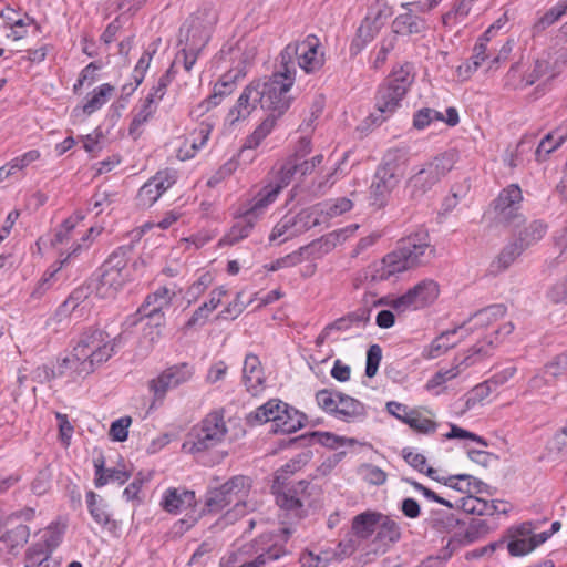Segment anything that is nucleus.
Segmentation results:
<instances>
[{"label":"nucleus","instance_id":"1","mask_svg":"<svg viewBox=\"0 0 567 567\" xmlns=\"http://www.w3.org/2000/svg\"><path fill=\"white\" fill-rule=\"evenodd\" d=\"M109 336L102 330L85 331L73 351L61 360H58V374L85 377L91 374L96 367L106 362L121 344L122 336L109 341Z\"/></svg>","mask_w":567,"mask_h":567},{"label":"nucleus","instance_id":"2","mask_svg":"<svg viewBox=\"0 0 567 567\" xmlns=\"http://www.w3.org/2000/svg\"><path fill=\"white\" fill-rule=\"evenodd\" d=\"M295 83V76L288 69H278L268 80H259V104L269 112L268 116L248 136L246 145L249 148L257 147L261 141L272 131L276 122L290 107L292 97L288 94Z\"/></svg>","mask_w":567,"mask_h":567},{"label":"nucleus","instance_id":"3","mask_svg":"<svg viewBox=\"0 0 567 567\" xmlns=\"http://www.w3.org/2000/svg\"><path fill=\"white\" fill-rule=\"evenodd\" d=\"M435 257L436 249L431 245L427 230L419 229L399 240L398 247L383 257L372 279L386 280L399 272L429 265Z\"/></svg>","mask_w":567,"mask_h":567},{"label":"nucleus","instance_id":"4","mask_svg":"<svg viewBox=\"0 0 567 567\" xmlns=\"http://www.w3.org/2000/svg\"><path fill=\"white\" fill-rule=\"evenodd\" d=\"M413 65L409 62L394 69L379 86L375 94V112L370 115L372 123L380 125L401 106L410 86L414 82Z\"/></svg>","mask_w":567,"mask_h":567},{"label":"nucleus","instance_id":"5","mask_svg":"<svg viewBox=\"0 0 567 567\" xmlns=\"http://www.w3.org/2000/svg\"><path fill=\"white\" fill-rule=\"evenodd\" d=\"M457 158V152L450 150L426 162L423 167L408 181L406 188L410 192V197L414 200L421 199L452 171Z\"/></svg>","mask_w":567,"mask_h":567},{"label":"nucleus","instance_id":"6","mask_svg":"<svg viewBox=\"0 0 567 567\" xmlns=\"http://www.w3.org/2000/svg\"><path fill=\"white\" fill-rule=\"evenodd\" d=\"M227 434L221 411H214L192 429L183 447L189 446L190 453L204 452L220 444Z\"/></svg>","mask_w":567,"mask_h":567},{"label":"nucleus","instance_id":"7","mask_svg":"<svg viewBox=\"0 0 567 567\" xmlns=\"http://www.w3.org/2000/svg\"><path fill=\"white\" fill-rule=\"evenodd\" d=\"M319 44V39L312 34L302 42L289 43L280 53V69H288L295 76L297 59L298 65L307 73L319 70L323 64V54L318 52Z\"/></svg>","mask_w":567,"mask_h":567},{"label":"nucleus","instance_id":"8","mask_svg":"<svg viewBox=\"0 0 567 567\" xmlns=\"http://www.w3.org/2000/svg\"><path fill=\"white\" fill-rule=\"evenodd\" d=\"M217 13L213 8H203L192 14L179 29V44L189 45L190 50H203L209 42Z\"/></svg>","mask_w":567,"mask_h":567},{"label":"nucleus","instance_id":"9","mask_svg":"<svg viewBox=\"0 0 567 567\" xmlns=\"http://www.w3.org/2000/svg\"><path fill=\"white\" fill-rule=\"evenodd\" d=\"M439 285L433 279H424L402 296L388 302L384 298L373 301V306L389 305L399 312L419 309L433 303L439 297Z\"/></svg>","mask_w":567,"mask_h":567},{"label":"nucleus","instance_id":"10","mask_svg":"<svg viewBox=\"0 0 567 567\" xmlns=\"http://www.w3.org/2000/svg\"><path fill=\"white\" fill-rule=\"evenodd\" d=\"M249 487V478L237 475L228 480L218 488L208 491L206 495L205 506L208 512L218 513L226 506L235 502V507L239 506L241 497Z\"/></svg>","mask_w":567,"mask_h":567},{"label":"nucleus","instance_id":"11","mask_svg":"<svg viewBox=\"0 0 567 567\" xmlns=\"http://www.w3.org/2000/svg\"><path fill=\"white\" fill-rule=\"evenodd\" d=\"M522 200V189L517 184H511L504 188L494 200L496 218L508 225H519L524 220L519 212Z\"/></svg>","mask_w":567,"mask_h":567},{"label":"nucleus","instance_id":"12","mask_svg":"<svg viewBox=\"0 0 567 567\" xmlns=\"http://www.w3.org/2000/svg\"><path fill=\"white\" fill-rule=\"evenodd\" d=\"M194 375V367L183 362L165 369L158 377L148 381V389L155 400H163L169 389L188 382Z\"/></svg>","mask_w":567,"mask_h":567},{"label":"nucleus","instance_id":"13","mask_svg":"<svg viewBox=\"0 0 567 567\" xmlns=\"http://www.w3.org/2000/svg\"><path fill=\"white\" fill-rule=\"evenodd\" d=\"M493 342L476 343L470 350L468 354L462 359L455 358V364L447 370L437 371L426 384L427 389H434L442 385L449 380L456 378L464 369L471 367L476 361L482 360L484 357L489 355V349Z\"/></svg>","mask_w":567,"mask_h":567},{"label":"nucleus","instance_id":"14","mask_svg":"<svg viewBox=\"0 0 567 567\" xmlns=\"http://www.w3.org/2000/svg\"><path fill=\"white\" fill-rule=\"evenodd\" d=\"M259 80L250 82L239 95L236 104L229 110L225 123L235 126L238 122L246 120L259 103Z\"/></svg>","mask_w":567,"mask_h":567},{"label":"nucleus","instance_id":"15","mask_svg":"<svg viewBox=\"0 0 567 567\" xmlns=\"http://www.w3.org/2000/svg\"><path fill=\"white\" fill-rule=\"evenodd\" d=\"M275 425L271 432L277 434H291L302 429L307 422V415L296 408L281 401L278 413L274 416Z\"/></svg>","mask_w":567,"mask_h":567},{"label":"nucleus","instance_id":"16","mask_svg":"<svg viewBox=\"0 0 567 567\" xmlns=\"http://www.w3.org/2000/svg\"><path fill=\"white\" fill-rule=\"evenodd\" d=\"M395 410H402L404 415L396 414V419L408 424L412 430L421 434H432L437 429V423L423 416L416 410H410L406 405L390 401L386 403V411L394 412Z\"/></svg>","mask_w":567,"mask_h":567},{"label":"nucleus","instance_id":"17","mask_svg":"<svg viewBox=\"0 0 567 567\" xmlns=\"http://www.w3.org/2000/svg\"><path fill=\"white\" fill-rule=\"evenodd\" d=\"M400 179L391 174L377 168L373 182L370 186L371 205L375 208H382L386 205L393 189L399 185Z\"/></svg>","mask_w":567,"mask_h":567},{"label":"nucleus","instance_id":"18","mask_svg":"<svg viewBox=\"0 0 567 567\" xmlns=\"http://www.w3.org/2000/svg\"><path fill=\"white\" fill-rule=\"evenodd\" d=\"M472 330V327H467V322H463L454 329L443 331L431 342L426 357L430 359H435L442 355L449 349L457 344L458 340H453L456 333L461 332V339H463L468 336Z\"/></svg>","mask_w":567,"mask_h":567},{"label":"nucleus","instance_id":"19","mask_svg":"<svg viewBox=\"0 0 567 567\" xmlns=\"http://www.w3.org/2000/svg\"><path fill=\"white\" fill-rule=\"evenodd\" d=\"M175 292L166 287H161L153 293H150L141 307L137 309L136 316H165L164 310L171 307Z\"/></svg>","mask_w":567,"mask_h":567},{"label":"nucleus","instance_id":"20","mask_svg":"<svg viewBox=\"0 0 567 567\" xmlns=\"http://www.w3.org/2000/svg\"><path fill=\"white\" fill-rule=\"evenodd\" d=\"M371 307L368 306V301L354 311L348 312L343 317H340L329 323V329L332 331L347 332L353 328H364L370 321Z\"/></svg>","mask_w":567,"mask_h":567},{"label":"nucleus","instance_id":"21","mask_svg":"<svg viewBox=\"0 0 567 567\" xmlns=\"http://www.w3.org/2000/svg\"><path fill=\"white\" fill-rule=\"evenodd\" d=\"M264 381L265 375L258 357L247 354L243 368V382L247 391L256 395L261 390Z\"/></svg>","mask_w":567,"mask_h":567},{"label":"nucleus","instance_id":"22","mask_svg":"<svg viewBox=\"0 0 567 567\" xmlns=\"http://www.w3.org/2000/svg\"><path fill=\"white\" fill-rule=\"evenodd\" d=\"M411 4L410 2L402 3V8L408 11L399 14L392 22V31L395 37L396 34H417L426 29L425 20L412 14Z\"/></svg>","mask_w":567,"mask_h":567},{"label":"nucleus","instance_id":"23","mask_svg":"<svg viewBox=\"0 0 567 567\" xmlns=\"http://www.w3.org/2000/svg\"><path fill=\"white\" fill-rule=\"evenodd\" d=\"M161 504L168 513L187 509L196 505L195 492L181 488H168L165 492Z\"/></svg>","mask_w":567,"mask_h":567},{"label":"nucleus","instance_id":"24","mask_svg":"<svg viewBox=\"0 0 567 567\" xmlns=\"http://www.w3.org/2000/svg\"><path fill=\"white\" fill-rule=\"evenodd\" d=\"M339 406L336 416L346 422L362 421L367 416V409L359 400L341 392H336Z\"/></svg>","mask_w":567,"mask_h":567},{"label":"nucleus","instance_id":"25","mask_svg":"<svg viewBox=\"0 0 567 567\" xmlns=\"http://www.w3.org/2000/svg\"><path fill=\"white\" fill-rule=\"evenodd\" d=\"M408 161L409 156L405 150L392 148L384 154L382 163L378 169L386 172L391 174V176L401 181L404 175Z\"/></svg>","mask_w":567,"mask_h":567},{"label":"nucleus","instance_id":"26","mask_svg":"<svg viewBox=\"0 0 567 567\" xmlns=\"http://www.w3.org/2000/svg\"><path fill=\"white\" fill-rule=\"evenodd\" d=\"M381 519L382 514L377 512H364L354 516L351 526L353 536L359 539H368L375 533Z\"/></svg>","mask_w":567,"mask_h":567},{"label":"nucleus","instance_id":"27","mask_svg":"<svg viewBox=\"0 0 567 567\" xmlns=\"http://www.w3.org/2000/svg\"><path fill=\"white\" fill-rule=\"evenodd\" d=\"M344 440V437L338 436L330 432L316 431L290 439L288 444H299L300 446H307L313 443H319L322 446L336 449L343 445Z\"/></svg>","mask_w":567,"mask_h":567},{"label":"nucleus","instance_id":"28","mask_svg":"<svg viewBox=\"0 0 567 567\" xmlns=\"http://www.w3.org/2000/svg\"><path fill=\"white\" fill-rule=\"evenodd\" d=\"M326 204H316L292 215L299 235L321 224V216L324 214Z\"/></svg>","mask_w":567,"mask_h":567},{"label":"nucleus","instance_id":"29","mask_svg":"<svg viewBox=\"0 0 567 567\" xmlns=\"http://www.w3.org/2000/svg\"><path fill=\"white\" fill-rule=\"evenodd\" d=\"M524 251L525 249L516 240L507 244L492 261L489 271L495 275L505 271Z\"/></svg>","mask_w":567,"mask_h":567},{"label":"nucleus","instance_id":"30","mask_svg":"<svg viewBox=\"0 0 567 567\" xmlns=\"http://www.w3.org/2000/svg\"><path fill=\"white\" fill-rule=\"evenodd\" d=\"M128 280V272H118L102 268L99 292L104 297L114 296Z\"/></svg>","mask_w":567,"mask_h":567},{"label":"nucleus","instance_id":"31","mask_svg":"<svg viewBox=\"0 0 567 567\" xmlns=\"http://www.w3.org/2000/svg\"><path fill=\"white\" fill-rule=\"evenodd\" d=\"M547 224L540 219L532 220L517 234L516 241L526 250L537 244L547 233Z\"/></svg>","mask_w":567,"mask_h":567},{"label":"nucleus","instance_id":"32","mask_svg":"<svg viewBox=\"0 0 567 567\" xmlns=\"http://www.w3.org/2000/svg\"><path fill=\"white\" fill-rule=\"evenodd\" d=\"M95 467V480L94 484L96 487H102L109 482H116L118 484H124L130 477L131 473L123 468H104V460L94 461Z\"/></svg>","mask_w":567,"mask_h":567},{"label":"nucleus","instance_id":"33","mask_svg":"<svg viewBox=\"0 0 567 567\" xmlns=\"http://www.w3.org/2000/svg\"><path fill=\"white\" fill-rule=\"evenodd\" d=\"M355 229H358V225L331 231V233L322 236L321 238L313 240L310 244V247L312 249H316V250L322 252V254H328L337 245L344 241L347 239L348 235L352 234Z\"/></svg>","mask_w":567,"mask_h":567},{"label":"nucleus","instance_id":"34","mask_svg":"<svg viewBox=\"0 0 567 567\" xmlns=\"http://www.w3.org/2000/svg\"><path fill=\"white\" fill-rule=\"evenodd\" d=\"M279 195V186H272L268 184L261 188L251 200V206L246 210L249 215L254 216L255 219L259 217L264 210L276 200Z\"/></svg>","mask_w":567,"mask_h":567},{"label":"nucleus","instance_id":"35","mask_svg":"<svg viewBox=\"0 0 567 567\" xmlns=\"http://www.w3.org/2000/svg\"><path fill=\"white\" fill-rule=\"evenodd\" d=\"M400 538L401 528L399 524L389 516L382 515V519L378 523L374 540L383 546H389L399 542Z\"/></svg>","mask_w":567,"mask_h":567},{"label":"nucleus","instance_id":"36","mask_svg":"<svg viewBox=\"0 0 567 567\" xmlns=\"http://www.w3.org/2000/svg\"><path fill=\"white\" fill-rule=\"evenodd\" d=\"M256 220L257 219H255L254 216L245 212L236 219L229 233L226 235L225 241L229 245H234L239 240L248 237L255 226Z\"/></svg>","mask_w":567,"mask_h":567},{"label":"nucleus","instance_id":"37","mask_svg":"<svg viewBox=\"0 0 567 567\" xmlns=\"http://www.w3.org/2000/svg\"><path fill=\"white\" fill-rule=\"evenodd\" d=\"M443 484L463 493H472L473 491L481 493L482 486L484 485L483 482L476 480L470 474L451 475L444 478Z\"/></svg>","mask_w":567,"mask_h":567},{"label":"nucleus","instance_id":"38","mask_svg":"<svg viewBox=\"0 0 567 567\" xmlns=\"http://www.w3.org/2000/svg\"><path fill=\"white\" fill-rule=\"evenodd\" d=\"M281 406V401L277 399H271L267 401L261 406L257 408L254 412H251L247 416V422L250 425L262 424L266 422H271L272 426L275 425V416L278 413V408Z\"/></svg>","mask_w":567,"mask_h":567},{"label":"nucleus","instance_id":"39","mask_svg":"<svg viewBox=\"0 0 567 567\" xmlns=\"http://www.w3.org/2000/svg\"><path fill=\"white\" fill-rule=\"evenodd\" d=\"M506 313V307L504 305L497 303V305H491L486 308H483L478 311H476L467 322V326L471 321H475L474 327H487L493 321L498 320L499 318H503Z\"/></svg>","mask_w":567,"mask_h":567},{"label":"nucleus","instance_id":"40","mask_svg":"<svg viewBox=\"0 0 567 567\" xmlns=\"http://www.w3.org/2000/svg\"><path fill=\"white\" fill-rule=\"evenodd\" d=\"M567 140V134H559L558 132L547 133L539 142L535 157L538 162H544L547 156L556 151Z\"/></svg>","mask_w":567,"mask_h":567},{"label":"nucleus","instance_id":"41","mask_svg":"<svg viewBox=\"0 0 567 567\" xmlns=\"http://www.w3.org/2000/svg\"><path fill=\"white\" fill-rule=\"evenodd\" d=\"M277 489L276 503L279 507L291 512L296 517H301L303 513V499L297 496L290 488L281 491V486Z\"/></svg>","mask_w":567,"mask_h":567},{"label":"nucleus","instance_id":"42","mask_svg":"<svg viewBox=\"0 0 567 567\" xmlns=\"http://www.w3.org/2000/svg\"><path fill=\"white\" fill-rule=\"evenodd\" d=\"M30 529L27 525L20 524L17 527L8 530L0 537V544H3L10 551L16 548L22 547L29 539Z\"/></svg>","mask_w":567,"mask_h":567},{"label":"nucleus","instance_id":"43","mask_svg":"<svg viewBox=\"0 0 567 567\" xmlns=\"http://www.w3.org/2000/svg\"><path fill=\"white\" fill-rule=\"evenodd\" d=\"M146 319L147 322L144 327V338H146L151 343H154L159 340L162 337V331L165 326V316H140L132 321V324H136L140 320Z\"/></svg>","mask_w":567,"mask_h":567},{"label":"nucleus","instance_id":"44","mask_svg":"<svg viewBox=\"0 0 567 567\" xmlns=\"http://www.w3.org/2000/svg\"><path fill=\"white\" fill-rule=\"evenodd\" d=\"M299 235L297 231V226L295 223V218L292 215H285L272 228L271 234L269 235V241L272 243L280 237L284 236V239L280 243L288 240L289 238L296 237Z\"/></svg>","mask_w":567,"mask_h":567},{"label":"nucleus","instance_id":"45","mask_svg":"<svg viewBox=\"0 0 567 567\" xmlns=\"http://www.w3.org/2000/svg\"><path fill=\"white\" fill-rule=\"evenodd\" d=\"M113 91L114 87L109 83L100 85L96 90H94L93 95L87 99L86 103L83 105V112L86 115H91L95 111L100 110L107 102Z\"/></svg>","mask_w":567,"mask_h":567},{"label":"nucleus","instance_id":"46","mask_svg":"<svg viewBox=\"0 0 567 567\" xmlns=\"http://www.w3.org/2000/svg\"><path fill=\"white\" fill-rule=\"evenodd\" d=\"M155 111L156 104L153 102L152 97H145L141 109L134 115L131 122L128 128L130 134L136 138L140 135V133H137V130L153 116Z\"/></svg>","mask_w":567,"mask_h":567},{"label":"nucleus","instance_id":"47","mask_svg":"<svg viewBox=\"0 0 567 567\" xmlns=\"http://www.w3.org/2000/svg\"><path fill=\"white\" fill-rule=\"evenodd\" d=\"M132 252V248L128 246H122L117 248L103 264L102 268L107 270H115L118 272H128L126 265L128 261V255Z\"/></svg>","mask_w":567,"mask_h":567},{"label":"nucleus","instance_id":"48","mask_svg":"<svg viewBox=\"0 0 567 567\" xmlns=\"http://www.w3.org/2000/svg\"><path fill=\"white\" fill-rule=\"evenodd\" d=\"M86 503L92 518L99 525L105 526L110 523V514L105 511V506L102 504V501L97 503V495L94 492L90 491L86 494Z\"/></svg>","mask_w":567,"mask_h":567},{"label":"nucleus","instance_id":"49","mask_svg":"<svg viewBox=\"0 0 567 567\" xmlns=\"http://www.w3.org/2000/svg\"><path fill=\"white\" fill-rule=\"evenodd\" d=\"M433 121H443V114L434 109L424 107L415 112L413 116V127L424 130Z\"/></svg>","mask_w":567,"mask_h":567},{"label":"nucleus","instance_id":"50","mask_svg":"<svg viewBox=\"0 0 567 567\" xmlns=\"http://www.w3.org/2000/svg\"><path fill=\"white\" fill-rule=\"evenodd\" d=\"M567 11V6L557 4L549 9L543 17L538 19V21L534 24V32H542L551 24H554L565 12Z\"/></svg>","mask_w":567,"mask_h":567},{"label":"nucleus","instance_id":"51","mask_svg":"<svg viewBox=\"0 0 567 567\" xmlns=\"http://www.w3.org/2000/svg\"><path fill=\"white\" fill-rule=\"evenodd\" d=\"M297 164L291 159V156L288 157L285 163L281 165L279 172L276 176V183L272 186H279V193L281 189L290 184L292 178L298 175Z\"/></svg>","mask_w":567,"mask_h":567},{"label":"nucleus","instance_id":"52","mask_svg":"<svg viewBox=\"0 0 567 567\" xmlns=\"http://www.w3.org/2000/svg\"><path fill=\"white\" fill-rule=\"evenodd\" d=\"M323 155L318 154L313 156L311 159H305V157L299 156L298 154L291 155V159L297 164V172L300 177L312 174L316 167L320 166L323 162Z\"/></svg>","mask_w":567,"mask_h":567},{"label":"nucleus","instance_id":"53","mask_svg":"<svg viewBox=\"0 0 567 567\" xmlns=\"http://www.w3.org/2000/svg\"><path fill=\"white\" fill-rule=\"evenodd\" d=\"M316 401L323 411L336 415L337 409L339 406V399L337 398L336 393L328 389L319 390L316 393Z\"/></svg>","mask_w":567,"mask_h":567},{"label":"nucleus","instance_id":"54","mask_svg":"<svg viewBox=\"0 0 567 567\" xmlns=\"http://www.w3.org/2000/svg\"><path fill=\"white\" fill-rule=\"evenodd\" d=\"M488 526L487 523L483 519L472 518L468 523L467 528L462 538L458 540L461 543L471 544L480 538V536L486 533Z\"/></svg>","mask_w":567,"mask_h":567},{"label":"nucleus","instance_id":"55","mask_svg":"<svg viewBox=\"0 0 567 567\" xmlns=\"http://www.w3.org/2000/svg\"><path fill=\"white\" fill-rule=\"evenodd\" d=\"M132 424L131 416H123L112 422L109 435L115 442H124L128 436V427Z\"/></svg>","mask_w":567,"mask_h":567},{"label":"nucleus","instance_id":"56","mask_svg":"<svg viewBox=\"0 0 567 567\" xmlns=\"http://www.w3.org/2000/svg\"><path fill=\"white\" fill-rule=\"evenodd\" d=\"M306 249H307V247H301L298 250H296L285 257L278 258L277 260H275L274 262L270 264L268 270L277 271L281 268H288V267H293V266L299 265L302 261V254H303V250H306Z\"/></svg>","mask_w":567,"mask_h":567},{"label":"nucleus","instance_id":"57","mask_svg":"<svg viewBox=\"0 0 567 567\" xmlns=\"http://www.w3.org/2000/svg\"><path fill=\"white\" fill-rule=\"evenodd\" d=\"M176 172L173 169H165L158 172L154 177L150 181L154 186H156L157 192L162 195L165 190H167L171 186L176 183Z\"/></svg>","mask_w":567,"mask_h":567},{"label":"nucleus","instance_id":"58","mask_svg":"<svg viewBox=\"0 0 567 567\" xmlns=\"http://www.w3.org/2000/svg\"><path fill=\"white\" fill-rule=\"evenodd\" d=\"M382 359V349L379 344H372L367 351L365 375L373 378Z\"/></svg>","mask_w":567,"mask_h":567},{"label":"nucleus","instance_id":"59","mask_svg":"<svg viewBox=\"0 0 567 567\" xmlns=\"http://www.w3.org/2000/svg\"><path fill=\"white\" fill-rule=\"evenodd\" d=\"M51 551L42 543L32 545L27 551V567L40 565L47 560Z\"/></svg>","mask_w":567,"mask_h":567},{"label":"nucleus","instance_id":"60","mask_svg":"<svg viewBox=\"0 0 567 567\" xmlns=\"http://www.w3.org/2000/svg\"><path fill=\"white\" fill-rule=\"evenodd\" d=\"M290 491H292L297 496H300V498L303 499V505H311L310 497L313 495L319 494L320 488L317 485L311 484L308 481H299L297 484L290 487Z\"/></svg>","mask_w":567,"mask_h":567},{"label":"nucleus","instance_id":"61","mask_svg":"<svg viewBox=\"0 0 567 567\" xmlns=\"http://www.w3.org/2000/svg\"><path fill=\"white\" fill-rule=\"evenodd\" d=\"M402 481L410 484L411 486H413L417 492L422 493L424 495V497H426L427 499L436 502V503L444 505L449 508H454V504L452 502L439 496L435 492L425 487L424 485L416 482L415 480H412L409 477H403Z\"/></svg>","mask_w":567,"mask_h":567},{"label":"nucleus","instance_id":"62","mask_svg":"<svg viewBox=\"0 0 567 567\" xmlns=\"http://www.w3.org/2000/svg\"><path fill=\"white\" fill-rule=\"evenodd\" d=\"M161 197L156 186L151 181L145 183L137 193L138 205L143 207L152 206Z\"/></svg>","mask_w":567,"mask_h":567},{"label":"nucleus","instance_id":"63","mask_svg":"<svg viewBox=\"0 0 567 567\" xmlns=\"http://www.w3.org/2000/svg\"><path fill=\"white\" fill-rule=\"evenodd\" d=\"M324 204L327 205L324 214L329 217L339 216L352 208V202L347 197H340L333 202H327Z\"/></svg>","mask_w":567,"mask_h":567},{"label":"nucleus","instance_id":"64","mask_svg":"<svg viewBox=\"0 0 567 567\" xmlns=\"http://www.w3.org/2000/svg\"><path fill=\"white\" fill-rule=\"evenodd\" d=\"M507 549L512 556H524L534 550L530 538L515 537L507 544Z\"/></svg>","mask_w":567,"mask_h":567}]
</instances>
